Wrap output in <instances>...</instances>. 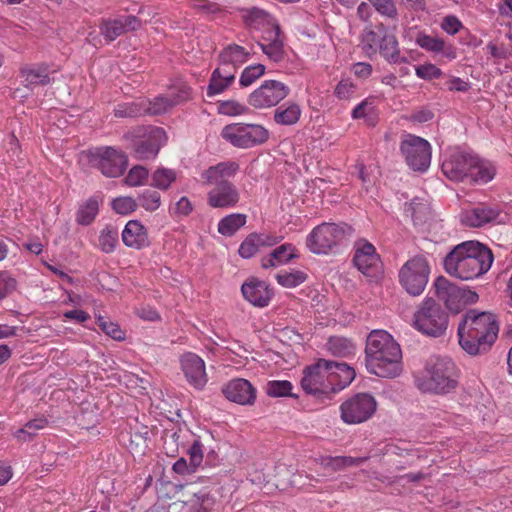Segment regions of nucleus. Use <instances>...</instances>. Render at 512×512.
<instances>
[{
	"label": "nucleus",
	"mask_w": 512,
	"mask_h": 512,
	"mask_svg": "<svg viewBox=\"0 0 512 512\" xmlns=\"http://www.w3.org/2000/svg\"><path fill=\"white\" fill-rule=\"evenodd\" d=\"M140 26L141 21L136 16L124 15L116 19L104 20L100 25V33L108 42H112L122 34L137 30Z\"/></svg>",
	"instance_id": "412c9836"
},
{
	"label": "nucleus",
	"mask_w": 512,
	"mask_h": 512,
	"mask_svg": "<svg viewBox=\"0 0 512 512\" xmlns=\"http://www.w3.org/2000/svg\"><path fill=\"white\" fill-rule=\"evenodd\" d=\"M236 73L233 69H227L221 65L212 72L209 85L207 87V96L213 97L222 94L235 82Z\"/></svg>",
	"instance_id": "c756f323"
},
{
	"label": "nucleus",
	"mask_w": 512,
	"mask_h": 512,
	"mask_svg": "<svg viewBox=\"0 0 512 512\" xmlns=\"http://www.w3.org/2000/svg\"><path fill=\"white\" fill-rule=\"evenodd\" d=\"M246 220L247 216L245 214H229L219 221L218 232L223 236L230 237L246 224Z\"/></svg>",
	"instance_id": "e433bc0d"
},
{
	"label": "nucleus",
	"mask_w": 512,
	"mask_h": 512,
	"mask_svg": "<svg viewBox=\"0 0 512 512\" xmlns=\"http://www.w3.org/2000/svg\"><path fill=\"white\" fill-rule=\"evenodd\" d=\"M101 200L102 199L99 195H93L80 204L76 212V222L83 226L93 223L99 213V204Z\"/></svg>",
	"instance_id": "f704fd0d"
},
{
	"label": "nucleus",
	"mask_w": 512,
	"mask_h": 512,
	"mask_svg": "<svg viewBox=\"0 0 512 512\" xmlns=\"http://www.w3.org/2000/svg\"><path fill=\"white\" fill-rule=\"evenodd\" d=\"M296 247L291 243H284L276 247L268 256L263 257L261 266L264 269L284 265L294 258H298Z\"/></svg>",
	"instance_id": "7c9ffc66"
},
{
	"label": "nucleus",
	"mask_w": 512,
	"mask_h": 512,
	"mask_svg": "<svg viewBox=\"0 0 512 512\" xmlns=\"http://www.w3.org/2000/svg\"><path fill=\"white\" fill-rule=\"evenodd\" d=\"M499 325L490 312L469 310L458 325L459 344L470 355L487 351L496 341Z\"/></svg>",
	"instance_id": "20e7f679"
},
{
	"label": "nucleus",
	"mask_w": 512,
	"mask_h": 512,
	"mask_svg": "<svg viewBox=\"0 0 512 512\" xmlns=\"http://www.w3.org/2000/svg\"><path fill=\"white\" fill-rule=\"evenodd\" d=\"M266 72V67L262 64H253L245 67L240 74L239 85L249 87L260 79Z\"/></svg>",
	"instance_id": "c03bdc74"
},
{
	"label": "nucleus",
	"mask_w": 512,
	"mask_h": 512,
	"mask_svg": "<svg viewBox=\"0 0 512 512\" xmlns=\"http://www.w3.org/2000/svg\"><path fill=\"white\" fill-rule=\"evenodd\" d=\"M174 105L171 102V98L167 95H161L155 97L152 101H149L146 112L151 115H161L173 108Z\"/></svg>",
	"instance_id": "de8ad7c7"
},
{
	"label": "nucleus",
	"mask_w": 512,
	"mask_h": 512,
	"mask_svg": "<svg viewBox=\"0 0 512 512\" xmlns=\"http://www.w3.org/2000/svg\"><path fill=\"white\" fill-rule=\"evenodd\" d=\"M257 242L261 247H272L277 245L283 237L271 233H256Z\"/></svg>",
	"instance_id": "69168bd1"
},
{
	"label": "nucleus",
	"mask_w": 512,
	"mask_h": 512,
	"mask_svg": "<svg viewBox=\"0 0 512 512\" xmlns=\"http://www.w3.org/2000/svg\"><path fill=\"white\" fill-rule=\"evenodd\" d=\"M430 267L423 256L409 259L399 271V282L413 296L423 293L429 279Z\"/></svg>",
	"instance_id": "9d476101"
},
{
	"label": "nucleus",
	"mask_w": 512,
	"mask_h": 512,
	"mask_svg": "<svg viewBox=\"0 0 512 512\" xmlns=\"http://www.w3.org/2000/svg\"><path fill=\"white\" fill-rule=\"evenodd\" d=\"M472 154L453 152L442 163L443 174L451 181L466 182L472 165Z\"/></svg>",
	"instance_id": "dca6fc26"
},
{
	"label": "nucleus",
	"mask_w": 512,
	"mask_h": 512,
	"mask_svg": "<svg viewBox=\"0 0 512 512\" xmlns=\"http://www.w3.org/2000/svg\"><path fill=\"white\" fill-rule=\"evenodd\" d=\"M192 7L203 14H215L220 11L218 4L208 0H193Z\"/></svg>",
	"instance_id": "0e129e2a"
},
{
	"label": "nucleus",
	"mask_w": 512,
	"mask_h": 512,
	"mask_svg": "<svg viewBox=\"0 0 512 512\" xmlns=\"http://www.w3.org/2000/svg\"><path fill=\"white\" fill-rule=\"evenodd\" d=\"M355 370L343 362L318 359L303 370V390L323 405H328L335 394L354 380Z\"/></svg>",
	"instance_id": "f257e3e1"
},
{
	"label": "nucleus",
	"mask_w": 512,
	"mask_h": 512,
	"mask_svg": "<svg viewBox=\"0 0 512 512\" xmlns=\"http://www.w3.org/2000/svg\"><path fill=\"white\" fill-rule=\"evenodd\" d=\"M400 152L407 165L414 171H426L431 163V145L419 136L410 133L402 135Z\"/></svg>",
	"instance_id": "9b49d317"
},
{
	"label": "nucleus",
	"mask_w": 512,
	"mask_h": 512,
	"mask_svg": "<svg viewBox=\"0 0 512 512\" xmlns=\"http://www.w3.org/2000/svg\"><path fill=\"white\" fill-rule=\"evenodd\" d=\"M260 249V246L256 239V233L248 235L239 247V255L242 258L248 259L253 257Z\"/></svg>",
	"instance_id": "6e6d98bb"
},
{
	"label": "nucleus",
	"mask_w": 512,
	"mask_h": 512,
	"mask_svg": "<svg viewBox=\"0 0 512 512\" xmlns=\"http://www.w3.org/2000/svg\"><path fill=\"white\" fill-rule=\"evenodd\" d=\"M415 73L418 78L423 80L438 79L442 76V70L435 64L426 63L415 67Z\"/></svg>",
	"instance_id": "13d9d810"
},
{
	"label": "nucleus",
	"mask_w": 512,
	"mask_h": 512,
	"mask_svg": "<svg viewBox=\"0 0 512 512\" xmlns=\"http://www.w3.org/2000/svg\"><path fill=\"white\" fill-rule=\"evenodd\" d=\"M111 206L117 214L128 215L137 209L138 204L134 198L123 196L115 198Z\"/></svg>",
	"instance_id": "3c124183"
},
{
	"label": "nucleus",
	"mask_w": 512,
	"mask_h": 512,
	"mask_svg": "<svg viewBox=\"0 0 512 512\" xmlns=\"http://www.w3.org/2000/svg\"><path fill=\"white\" fill-rule=\"evenodd\" d=\"M315 461L332 472L343 470L342 456H319Z\"/></svg>",
	"instance_id": "052dcab7"
},
{
	"label": "nucleus",
	"mask_w": 512,
	"mask_h": 512,
	"mask_svg": "<svg viewBox=\"0 0 512 512\" xmlns=\"http://www.w3.org/2000/svg\"><path fill=\"white\" fill-rule=\"evenodd\" d=\"M440 27L447 34L455 35L463 28V24L455 15H447L442 19Z\"/></svg>",
	"instance_id": "680f3d73"
},
{
	"label": "nucleus",
	"mask_w": 512,
	"mask_h": 512,
	"mask_svg": "<svg viewBox=\"0 0 512 512\" xmlns=\"http://www.w3.org/2000/svg\"><path fill=\"white\" fill-rule=\"evenodd\" d=\"M357 86L350 79H342L335 87L334 94L340 100H349L356 96Z\"/></svg>",
	"instance_id": "5fc2aeb1"
},
{
	"label": "nucleus",
	"mask_w": 512,
	"mask_h": 512,
	"mask_svg": "<svg viewBox=\"0 0 512 512\" xmlns=\"http://www.w3.org/2000/svg\"><path fill=\"white\" fill-rule=\"evenodd\" d=\"M217 111L225 116H239L246 114L248 108L235 100L220 101L217 105Z\"/></svg>",
	"instance_id": "8fccbe9b"
},
{
	"label": "nucleus",
	"mask_w": 512,
	"mask_h": 512,
	"mask_svg": "<svg viewBox=\"0 0 512 512\" xmlns=\"http://www.w3.org/2000/svg\"><path fill=\"white\" fill-rule=\"evenodd\" d=\"M415 43L428 52L440 53V51L444 50V40L442 38L429 35L425 32L417 33Z\"/></svg>",
	"instance_id": "37998d69"
},
{
	"label": "nucleus",
	"mask_w": 512,
	"mask_h": 512,
	"mask_svg": "<svg viewBox=\"0 0 512 512\" xmlns=\"http://www.w3.org/2000/svg\"><path fill=\"white\" fill-rule=\"evenodd\" d=\"M97 324L101 330L112 339L121 341L125 339V332L121 330L120 326L116 323L109 322L104 317L99 316L97 318Z\"/></svg>",
	"instance_id": "864d4df0"
},
{
	"label": "nucleus",
	"mask_w": 512,
	"mask_h": 512,
	"mask_svg": "<svg viewBox=\"0 0 512 512\" xmlns=\"http://www.w3.org/2000/svg\"><path fill=\"white\" fill-rule=\"evenodd\" d=\"M269 135L268 129L260 124L233 123L226 125L221 131L223 139L242 149L264 144Z\"/></svg>",
	"instance_id": "6e6552de"
},
{
	"label": "nucleus",
	"mask_w": 512,
	"mask_h": 512,
	"mask_svg": "<svg viewBox=\"0 0 512 512\" xmlns=\"http://www.w3.org/2000/svg\"><path fill=\"white\" fill-rule=\"evenodd\" d=\"M148 170L140 165L132 167L126 177L124 178V182L127 186L137 187L146 183L148 179Z\"/></svg>",
	"instance_id": "09e8293b"
},
{
	"label": "nucleus",
	"mask_w": 512,
	"mask_h": 512,
	"mask_svg": "<svg viewBox=\"0 0 512 512\" xmlns=\"http://www.w3.org/2000/svg\"><path fill=\"white\" fill-rule=\"evenodd\" d=\"M327 351L336 357H348L355 353L354 343L342 336H331L325 345Z\"/></svg>",
	"instance_id": "c9c22d12"
},
{
	"label": "nucleus",
	"mask_w": 512,
	"mask_h": 512,
	"mask_svg": "<svg viewBox=\"0 0 512 512\" xmlns=\"http://www.w3.org/2000/svg\"><path fill=\"white\" fill-rule=\"evenodd\" d=\"M354 264L359 271L367 276L374 275L380 262L375 247L366 240L356 242Z\"/></svg>",
	"instance_id": "aec40b11"
},
{
	"label": "nucleus",
	"mask_w": 512,
	"mask_h": 512,
	"mask_svg": "<svg viewBox=\"0 0 512 512\" xmlns=\"http://www.w3.org/2000/svg\"><path fill=\"white\" fill-rule=\"evenodd\" d=\"M166 142V133L161 127H149L142 139L134 144V157L138 160L153 159Z\"/></svg>",
	"instance_id": "2eb2a0df"
},
{
	"label": "nucleus",
	"mask_w": 512,
	"mask_h": 512,
	"mask_svg": "<svg viewBox=\"0 0 512 512\" xmlns=\"http://www.w3.org/2000/svg\"><path fill=\"white\" fill-rule=\"evenodd\" d=\"M434 117V114L431 110L422 108L417 111H414L409 116L410 121L415 123H426Z\"/></svg>",
	"instance_id": "774afa93"
},
{
	"label": "nucleus",
	"mask_w": 512,
	"mask_h": 512,
	"mask_svg": "<svg viewBox=\"0 0 512 512\" xmlns=\"http://www.w3.org/2000/svg\"><path fill=\"white\" fill-rule=\"evenodd\" d=\"M189 463L183 457L179 458L173 464V470L177 474L188 475L195 473L203 462V445L199 440H195L188 449Z\"/></svg>",
	"instance_id": "cd10ccee"
},
{
	"label": "nucleus",
	"mask_w": 512,
	"mask_h": 512,
	"mask_svg": "<svg viewBox=\"0 0 512 512\" xmlns=\"http://www.w3.org/2000/svg\"><path fill=\"white\" fill-rule=\"evenodd\" d=\"M290 93L288 85L277 80H265L248 96V104L255 109L277 106Z\"/></svg>",
	"instance_id": "4468645a"
},
{
	"label": "nucleus",
	"mask_w": 512,
	"mask_h": 512,
	"mask_svg": "<svg viewBox=\"0 0 512 512\" xmlns=\"http://www.w3.org/2000/svg\"><path fill=\"white\" fill-rule=\"evenodd\" d=\"M379 33L382 34L381 43L378 52L389 62L397 63L400 59V50L397 38L394 34H388L383 24L377 27Z\"/></svg>",
	"instance_id": "2f4dec72"
},
{
	"label": "nucleus",
	"mask_w": 512,
	"mask_h": 512,
	"mask_svg": "<svg viewBox=\"0 0 512 512\" xmlns=\"http://www.w3.org/2000/svg\"><path fill=\"white\" fill-rule=\"evenodd\" d=\"M494 261L492 251L477 241L456 245L444 258L445 271L461 280H473L487 273Z\"/></svg>",
	"instance_id": "f03ea898"
},
{
	"label": "nucleus",
	"mask_w": 512,
	"mask_h": 512,
	"mask_svg": "<svg viewBox=\"0 0 512 512\" xmlns=\"http://www.w3.org/2000/svg\"><path fill=\"white\" fill-rule=\"evenodd\" d=\"M114 111L117 117H137L141 114V109L136 103L118 104Z\"/></svg>",
	"instance_id": "e2e57ef3"
},
{
	"label": "nucleus",
	"mask_w": 512,
	"mask_h": 512,
	"mask_svg": "<svg viewBox=\"0 0 512 512\" xmlns=\"http://www.w3.org/2000/svg\"><path fill=\"white\" fill-rule=\"evenodd\" d=\"M122 241L125 246L138 250L148 246V233L145 226L137 220H130L122 231Z\"/></svg>",
	"instance_id": "a878e982"
},
{
	"label": "nucleus",
	"mask_w": 512,
	"mask_h": 512,
	"mask_svg": "<svg viewBox=\"0 0 512 512\" xmlns=\"http://www.w3.org/2000/svg\"><path fill=\"white\" fill-rule=\"evenodd\" d=\"M382 34L373 30L372 28H365L361 36V45L363 51L369 57H372L378 53V48L381 43Z\"/></svg>",
	"instance_id": "ea45409f"
},
{
	"label": "nucleus",
	"mask_w": 512,
	"mask_h": 512,
	"mask_svg": "<svg viewBox=\"0 0 512 512\" xmlns=\"http://www.w3.org/2000/svg\"><path fill=\"white\" fill-rule=\"evenodd\" d=\"M375 100L376 99L374 97H367L357 104L352 110V118L361 119L372 114L375 110Z\"/></svg>",
	"instance_id": "bf43d9fd"
},
{
	"label": "nucleus",
	"mask_w": 512,
	"mask_h": 512,
	"mask_svg": "<svg viewBox=\"0 0 512 512\" xmlns=\"http://www.w3.org/2000/svg\"><path fill=\"white\" fill-rule=\"evenodd\" d=\"M366 367L379 377L393 378L402 371V351L394 338L384 330H373L367 337Z\"/></svg>",
	"instance_id": "7ed1b4c3"
},
{
	"label": "nucleus",
	"mask_w": 512,
	"mask_h": 512,
	"mask_svg": "<svg viewBox=\"0 0 512 512\" xmlns=\"http://www.w3.org/2000/svg\"><path fill=\"white\" fill-rule=\"evenodd\" d=\"M48 425L47 418H31L22 428L13 432L14 437L19 442L31 441L36 432Z\"/></svg>",
	"instance_id": "4c0bfd02"
},
{
	"label": "nucleus",
	"mask_w": 512,
	"mask_h": 512,
	"mask_svg": "<svg viewBox=\"0 0 512 512\" xmlns=\"http://www.w3.org/2000/svg\"><path fill=\"white\" fill-rule=\"evenodd\" d=\"M57 69L52 68L47 63L26 64L19 70L22 83L29 89L36 86H46L51 83V75L56 73Z\"/></svg>",
	"instance_id": "f3484780"
},
{
	"label": "nucleus",
	"mask_w": 512,
	"mask_h": 512,
	"mask_svg": "<svg viewBox=\"0 0 512 512\" xmlns=\"http://www.w3.org/2000/svg\"><path fill=\"white\" fill-rule=\"evenodd\" d=\"M301 114L302 110L297 103L288 102L275 109L273 120L278 125L291 126L299 121Z\"/></svg>",
	"instance_id": "72a5a7b5"
},
{
	"label": "nucleus",
	"mask_w": 512,
	"mask_h": 512,
	"mask_svg": "<svg viewBox=\"0 0 512 512\" xmlns=\"http://www.w3.org/2000/svg\"><path fill=\"white\" fill-rule=\"evenodd\" d=\"M225 397L240 405H253L257 397V389L246 379L230 380L223 388Z\"/></svg>",
	"instance_id": "6ab92c4d"
},
{
	"label": "nucleus",
	"mask_w": 512,
	"mask_h": 512,
	"mask_svg": "<svg viewBox=\"0 0 512 512\" xmlns=\"http://www.w3.org/2000/svg\"><path fill=\"white\" fill-rule=\"evenodd\" d=\"M88 160L92 167L110 178L121 176L127 166L124 153L112 147H100L88 153Z\"/></svg>",
	"instance_id": "ddd939ff"
},
{
	"label": "nucleus",
	"mask_w": 512,
	"mask_h": 512,
	"mask_svg": "<svg viewBox=\"0 0 512 512\" xmlns=\"http://www.w3.org/2000/svg\"><path fill=\"white\" fill-rule=\"evenodd\" d=\"M16 281L7 273H0V299L4 298L15 288Z\"/></svg>",
	"instance_id": "338daca9"
},
{
	"label": "nucleus",
	"mask_w": 512,
	"mask_h": 512,
	"mask_svg": "<svg viewBox=\"0 0 512 512\" xmlns=\"http://www.w3.org/2000/svg\"><path fill=\"white\" fill-rule=\"evenodd\" d=\"M415 384L423 392L447 394L458 385V369L448 357H431L423 371L416 376Z\"/></svg>",
	"instance_id": "423d86ee"
},
{
	"label": "nucleus",
	"mask_w": 512,
	"mask_h": 512,
	"mask_svg": "<svg viewBox=\"0 0 512 512\" xmlns=\"http://www.w3.org/2000/svg\"><path fill=\"white\" fill-rule=\"evenodd\" d=\"M241 291L243 297L257 307H266L272 298V291L266 282L256 278H251L243 283Z\"/></svg>",
	"instance_id": "b1692460"
},
{
	"label": "nucleus",
	"mask_w": 512,
	"mask_h": 512,
	"mask_svg": "<svg viewBox=\"0 0 512 512\" xmlns=\"http://www.w3.org/2000/svg\"><path fill=\"white\" fill-rule=\"evenodd\" d=\"M347 228L346 225L324 222L308 234L306 246L314 254H328L344 239Z\"/></svg>",
	"instance_id": "1a4fd4ad"
},
{
	"label": "nucleus",
	"mask_w": 512,
	"mask_h": 512,
	"mask_svg": "<svg viewBox=\"0 0 512 512\" xmlns=\"http://www.w3.org/2000/svg\"><path fill=\"white\" fill-rule=\"evenodd\" d=\"M293 385L288 380H272L267 382L265 392L270 397L292 396Z\"/></svg>",
	"instance_id": "a18cd8bd"
},
{
	"label": "nucleus",
	"mask_w": 512,
	"mask_h": 512,
	"mask_svg": "<svg viewBox=\"0 0 512 512\" xmlns=\"http://www.w3.org/2000/svg\"><path fill=\"white\" fill-rule=\"evenodd\" d=\"M250 58V52L237 44H229L219 53V65L227 69H233L236 73L237 69L246 63Z\"/></svg>",
	"instance_id": "c85d7f7f"
},
{
	"label": "nucleus",
	"mask_w": 512,
	"mask_h": 512,
	"mask_svg": "<svg viewBox=\"0 0 512 512\" xmlns=\"http://www.w3.org/2000/svg\"><path fill=\"white\" fill-rule=\"evenodd\" d=\"M259 45L263 53L273 62H279L283 59V37L279 26H274V29L265 31Z\"/></svg>",
	"instance_id": "393cba45"
},
{
	"label": "nucleus",
	"mask_w": 512,
	"mask_h": 512,
	"mask_svg": "<svg viewBox=\"0 0 512 512\" xmlns=\"http://www.w3.org/2000/svg\"><path fill=\"white\" fill-rule=\"evenodd\" d=\"M243 18L250 28L264 30V32L268 29H274V26H279L269 13L256 7L247 10Z\"/></svg>",
	"instance_id": "473e14b6"
},
{
	"label": "nucleus",
	"mask_w": 512,
	"mask_h": 512,
	"mask_svg": "<svg viewBox=\"0 0 512 512\" xmlns=\"http://www.w3.org/2000/svg\"><path fill=\"white\" fill-rule=\"evenodd\" d=\"M376 407L377 403L372 395L359 393L341 404V416H372Z\"/></svg>",
	"instance_id": "4be33fe9"
},
{
	"label": "nucleus",
	"mask_w": 512,
	"mask_h": 512,
	"mask_svg": "<svg viewBox=\"0 0 512 512\" xmlns=\"http://www.w3.org/2000/svg\"><path fill=\"white\" fill-rule=\"evenodd\" d=\"M139 204L146 211H156L161 205V195L159 192L151 189L144 190L139 195Z\"/></svg>",
	"instance_id": "49530a36"
},
{
	"label": "nucleus",
	"mask_w": 512,
	"mask_h": 512,
	"mask_svg": "<svg viewBox=\"0 0 512 512\" xmlns=\"http://www.w3.org/2000/svg\"><path fill=\"white\" fill-rule=\"evenodd\" d=\"M499 216L500 210L498 208L481 204L466 210L461 216V221L468 227L480 228L497 222Z\"/></svg>",
	"instance_id": "5701e85b"
},
{
	"label": "nucleus",
	"mask_w": 512,
	"mask_h": 512,
	"mask_svg": "<svg viewBox=\"0 0 512 512\" xmlns=\"http://www.w3.org/2000/svg\"><path fill=\"white\" fill-rule=\"evenodd\" d=\"M235 161H224L210 166L201 173V182L212 186L207 193V203L212 208H233L240 200V192L230 181L239 171Z\"/></svg>",
	"instance_id": "39448f33"
},
{
	"label": "nucleus",
	"mask_w": 512,
	"mask_h": 512,
	"mask_svg": "<svg viewBox=\"0 0 512 512\" xmlns=\"http://www.w3.org/2000/svg\"><path fill=\"white\" fill-rule=\"evenodd\" d=\"M413 326L425 335L440 337L447 329L448 316L435 300L426 299L414 314Z\"/></svg>",
	"instance_id": "0eeeda50"
},
{
	"label": "nucleus",
	"mask_w": 512,
	"mask_h": 512,
	"mask_svg": "<svg viewBox=\"0 0 512 512\" xmlns=\"http://www.w3.org/2000/svg\"><path fill=\"white\" fill-rule=\"evenodd\" d=\"M375 10L388 18L395 19L398 16V11L393 0H369Z\"/></svg>",
	"instance_id": "4d7b16f0"
},
{
	"label": "nucleus",
	"mask_w": 512,
	"mask_h": 512,
	"mask_svg": "<svg viewBox=\"0 0 512 512\" xmlns=\"http://www.w3.org/2000/svg\"><path fill=\"white\" fill-rule=\"evenodd\" d=\"M174 106L184 103L191 99V88L186 83H179L170 88L169 94Z\"/></svg>",
	"instance_id": "603ef678"
},
{
	"label": "nucleus",
	"mask_w": 512,
	"mask_h": 512,
	"mask_svg": "<svg viewBox=\"0 0 512 512\" xmlns=\"http://www.w3.org/2000/svg\"><path fill=\"white\" fill-rule=\"evenodd\" d=\"M496 175L495 165L486 159L473 155L470 174L467 177V183L486 184L494 179Z\"/></svg>",
	"instance_id": "bb28decb"
},
{
	"label": "nucleus",
	"mask_w": 512,
	"mask_h": 512,
	"mask_svg": "<svg viewBox=\"0 0 512 512\" xmlns=\"http://www.w3.org/2000/svg\"><path fill=\"white\" fill-rule=\"evenodd\" d=\"M152 183L153 187H156L161 190H167L173 182H175L177 178V173L173 169L169 168H157L152 174Z\"/></svg>",
	"instance_id": "a19ab883"
},
{
	"label": "nucleus",
	"mask_w": 512,
	"mask_h": 512,
	"mask_svg": "<svg viewBox=\"0 0 512 512\" xmlns=\"http://www.w3.org/2000/svg\"><path fill=\"white\" fill-rule=\"evenodd\" d=\"M118 241V230L111 225H106L100 231L98 237V248L106 254L113 253L118 245Z\"/></svg>",
	"instance_id": "58836bf2"
},
{
	"label": "nucleus",
	"mask_w": 512,
	"mask_h": 512,
	"mask_svg": "<svg viewBox=\"0 0 512 512\" xmlns=\"http://www.w3.org/2000/svg\"><path fill=\"white\" fill-rule=\"evenodd\" d=\"M307 274L300 270L283 271L275 278L279 285L285 288H294L307 280Z\"/></svg>",
	"instance_id": "79ce46f5"
},
{
	"label": "nucleus",
	"mask_w": 512,
	"mask_h": 512,
	"mask_svg": "<svg viewBox=\"0 0 512 512\" xmlns=\"http://www.w3.org/2000/svg\"><path fill=\"white\" fill-rule=\"evenodd\" d=\"M181 368L190 385L202 389L208 381L205 363L197 354L188 352L181 357Z\"/></svg>",
	"instance_id": "a211bd4d"
},
{
	"label": "nucleus",
	"mask_w": 512,
	"mask_h": 512,
	"mask_svg": "<svg viewBox=\"0 0 512 512\" xmlns=\"http://www.w3.org/2000/svg\"><path fill=\"white\" fill-rule=\"evenodd\" d=\"M434 286L438 298L453 313L460 312L466 305L474 304L478 300L476 292L458 287L443 276L436 279Z\"/></svg>",
	"instance_id": "f8f14e48"
}]
</instances>
